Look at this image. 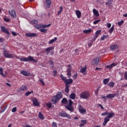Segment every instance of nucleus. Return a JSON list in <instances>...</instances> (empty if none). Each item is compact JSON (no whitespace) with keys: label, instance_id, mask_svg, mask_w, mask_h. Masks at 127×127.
Listing matches in <instances>:
<instances>
[{"label":"nucleus","instance_id":"dca6fc26","mask_svg":"<svg viewBox=\"0 0 127 127\" xmlns=\"http://www.w3.org/2000/svg\"><path fill=\"white\" fill-rule=\"evenodd\" d=\"M20 73L22 74V75H23V76H30V73L26 70H22L20 72Z\"/></svg>","mask_w":127,"mask_h":127},{"label":"nucleus","instance_id":"4468645a","mask_svg":"<svg viewBox=\"0 0 127 127\" xmlns=\"http://www.w3.org/2000/svg\"><path fill=\"white\" fill-rule=\"evenodd\" d=\"M118 65V64L116 63H112L110 65H107L105 66V68L107 69H109V70H111V69H113V67H115V66H117Z\"/></svg>","mask_w":127,"mask_h":127},{"label":"nucleus","instance_id":"69168bd1","mask_svg":"<svg viewBox=\"0 0 127 127\" xmlns=\"http://www.w3.org/2000/svg\"><path fill=\"white\" fill-rule=\"evenodd\" d=\"M98 107H100V108H101V109H102V110H104V107H103L102 105L99 104Z\"/></svg>","mask_w":127,"mask_h":127},{"label":"nucleus","instance_id":"de8ad7c7","mask_svg":"<svg viewBox=\"0 0 127 127\" xmlns=\"http://www.w3.org/2000/svg\"><path fill=\"white\" fill-rule=\"evenodd\" d=\"M52 126L53 127H57V123L56 122H53L52 124Z\"/></svg>","mask_w":127,"mask_h":127},{"label":"nucleus","instance_id":"6e6d98bb","mask_svg":"<svg viewBox=\"0 0 127 127\" xmlns=\"http://www.w3.org/2000/svg\"><path fill=\"white\" fill-rule=\"evenodd\" d=\"M53 74H54V76H57V70H53Z\"/></svg>","mask_w":127,"mask_h":127},{"label":"nucleus","instance_id":"0eeeda50","mask_svg":"<svg viewBox=\"0 0 127 127\" xmlns=\"http://www.w3.org/2000/svg\"><path fill=\"white\" fill-rule=\"evenodd\" d=\"M59 116L60 117H62V118H67V119H69V120H71V117H70V115L66 112L64 111H62L59 113Z\"/></svg>","mask_w":127,"mask_h":127},{"label":"nucleus","instance_id":"9b49d317","mask_svg":"<svg viewBox=\"0 0 127 127\" xmlns=\"http://www.w3.org/2000/svg\"><path fill=\"white\" fill-rule=\"evenodd\" d=\"M0 29L2 32H3L4 33H6V34L9 35V31H8V30L7 28H5L3 26H0Z\"/></svg>","mask_w":127,"mask_h":127},{"label":"nucleus","instance_id":"ea45409f","mask_svg":"<svg viewBox=\"0 0 127 127\" xmlns=\"http://www.w3.org/2000/svg\"><path fill=\"white\" fill-rule=\"evenodd\" d=\"M108 86H109V87H114V86H115V83L114 82H110L108 84Z\"/></svg>","mask_w":127,"mask_h":127},{"label":"nucleus","instance_id":"f03ea898","mask_svg":"<svg viewBox=\"0 0 127 127\" xmlns=\"http://www.w3.org/2000/svg\"><path fill=\"white\" fill-rule=\"evenodd\" d=\"M61 78L65 84V86H69V85H71V84L73 83V79H72V78L67 79L66 77L63 76L62 74L61 75Z\"/></svg>","mask_w":127,"mask_h":127},{"label":"nucleus","instance_id":"cd10ccee","mask_svg":"<svg viewBox=\"0 0 127 127\" xmlns=\"http://www.w3.org/2000/svg\"><path fill=\"white\" fill-rule=\"evenodd\" d=\"M69 97L72 100H75V98H76V94L75 93H71L69 95Z\"/></svg>","mask_w":127,"mask_h":127},{"label":"nucleus","instance_id":"8fccbe9b","mask_svg":"<svg viewBox=\"0 0 127 127\" xmlns=\"http://www.w3.org/2000/svg\"><path fill=\"white\" fill-rule=\"evenodd\" d=\"M124 23V20H122L121 21L118 22V25L121 26Z\"/></svg>","mask_w":127,"mask_h":127},{"label":"nucleus","instance_id":"f3484780","mask_svg":"<svg viewBox=\"0 0 127 127\" xmlns=\"http://www.w3.org/2000/svg\"><path fill=\"white\" fill-rule=\"evenodd\" d=\"M116 96H117V94H109L106 96V98L109 99H113V98H115Z\"/></svg>","mask_w":127,"mask_h":127},{"label":"nucleus","instance_id":"774afa93","mask_svg":"<svg viewBox=\"0 0 127 127\" xmlns=\"http://www.w3.org/2000/svg\"><path fill=\"white\" fill-rule=\"evenodd\" d=\"M23 127H31L30 125H26L23 126Z\"/></svg>","mask_w":127,"mask_h":127},{"label":"nucleus","instance_id":"6ab92c4d","mask_svg":"<svg viewBox=\"0 0 127 127\" xmlns=\"http://www.w3.org/2000/svg\"><path fill=\"white\" fill-rule=\"evenodd\" d=\"M75 13H76L77 18H81V15H82V13H81L80 10H76L75 11Z\"/></svg>","mask_w":127,"mask_h":127},{"label":"nucleus","instance_id":"7c9ffc66","mask_svg":"<svg viewBox=\"0 0 127 127\" xmlns=\"http://www.w3.org/2000/svg\"><path fill=\"white\" fill-rule=\"evenodd\" d=\"M109 82H110L109 78H105L103 80V84H104V85H107Z\"/></svg>","mask_w":127,"mask_h":127},{"label":"nucleus","instance_id":"473e14b6","mask_svg":"<svg viewBox=\"0 0 127 127\" xmlns=\"http://www.w3.org/2000/svg\"><path fill=\"white\" fill-rule=\"evenodd\" d=\"M91 31H92V30H91V29L84 30H83V33H85V34H88V33H90Z\"/></svg>","mask_w":127,"mask_h":127},{"label":"nucleus","instance_id":"052dcab7","mask_svg":"<svg viewBox=\"0 0 127 127\" xmlns=\"http://www.w3.org/2000/svg\"><path fill=\"white\" fill-rule=\"evenodd\" d=\"M81 122L84 124V125H86L87 124V120H81Z\"/></svg>","mask_w":127,"mask_h":127},{"label":"nucleus","instance_id":"864d4df0","mask_svg":"<svg viewBox=\"0 0 127 127\" xmlns=\"http://www.w3.org/2000/svg\"><path fill=\"white\" fill-rule=\"evenodd\" d=\"M99 90H100V87H98L97 90H95V93L96 95H98V93H99Z\"/></svg>","mask_w":127,"mask_h":127},{"label":"nucleus","instance_id":"b1692460","mask_svg":"<svg viewBox=\"0 0 127 127\" xmlns=\"http://www.w3.org/2000/svg\"><path fill=\"white\" fill-rule=\"evenodd\" d=\"M27 87L25 85H22L20 88V91H27Z\"/></svg>","mask_w":127,"mask_h":127},{"label":"nucleus","instance_id":"393cba45","mask_svg":"<svg viewBox=\"0 0 127 127\" xmlns=\"http://www.w3.org/2000/svg\"><path fill=\"white\" fill-rule=\"evenodd\" d=\"M86 70H87V67H86V66H85L84 67H83L80 70V72H81V73H82V74H84V75H86V73H85V72H86Z\"/></svg>","mask_w":127,"mask_h":127},{"label":"nucleus","instance_id":"680f3d73","mask_svg":"<svg viewBox=\"0 0 127 127\" xmlns=\"http://www.w3.org/2000/svg\"><path fill=\"white\" fill-rule=\"evenodd\" d=\"M124 77L126 80H127V71H126L124 74Z\"/></svg>","mask_w":127,"mask_h":127},{"label":"nucleus","instance_id":"412c9836","mask_svg":"<svg viewBox=\"0 0 127 127\" xmlns=\"http://www.w3.org/2000/svg\"><path fill=\"white\" fill-rule=\"evenodd\" d=\"M52 49H53V47H48L46 49L45 51L47 53V55H48V54H49V52H50V51H51L52 50Z\"/></svg>","mask_w":127,"mask_h":127},{"label":"nucleus","instance_id":"72a5a7b5","mask_svg":"<svg viewBox=\"0 0 127 127\" xmlns=\"http://www.w3.org/2000/svg\"><path fill=\"white\" fill-rule=\"evenodd\" d=\"M56 97H57L59 99H61L63 97L62 93H61L60 92H58Z\"/></svg>","mask_w":127,"mask_h":127},{"label":"nucleus","instance_id":"7ed1b4c3","mask_svg":"<svg viewBox=\"0 0 127 127\" xmlns=\"http://www.w3.org/2000/svg\"><path fill=\"white\" fill-rule=\"evenodd\" d=\"M68 101L69 104L67 105H65L64 107L66 110H68L69 112L73 113L74 112V108L72 105L74 104V103L70 99H69Z\"/></svg>","mask_w":127,"mask_h":127},{"label":"nucleus","instance_id":"e2e57ef3","mask_svg":"<svg viewBox=\"0 0 127 127\" xmlns=\"http://www.w3.org/2000/svg\"><path fill=\"white\" fill-rule=\"evenodd\" d=\"M105 37L104 36V35L103 36H102L101 37V39H100V40L101 41H103V40H105Z\"/></svg>","mask_w":127,"mask_h":127},{"label":"nucleus","instance_id":"aec40b11","mask_svg":"<svg viewBox=\"0 0 127 127\" xmlns=\"http://www.w3.org/2000/svg\"><path fill=\"white\" fill-rule=\"evenodd\" d=\"M93 14L95 15V16H99L100 14H99V11L96 9H93Z\"/></svg>","mask_w":127,"mask_h":127},{"label":"nucleus","instance_id":"c756f323","mask_svg":"<svg viewBox=\"0 0 127 127\" xmlns=\"http://www.w3.org/2000/svg\"><path fill=\"white\" fill-rule=\"evenodd\" d=\"M59 8H60V10L58 11V15H60V14H61V13L62 12V11H63V6H60Z\"/></svg>","mask_w":127,"mask_h":127},{"label":"nucleus","instance_id":"c9c22d12","mask_svg":"<svg viewBox=\"0 0 127 127\" xmlns=\"http://www.w3.org/2000/svg\"><path fill=\"white\" fill-rule=\"evenodd\" d=\"M67 72V76H68V78H70L71 76H72V71H69V70H66Z\"/></svg>","mask_w":127,"mask_h":127},{"label":"nucleus","instance_id":"423d86ee","mask_svg":"<svg viewBox=\"0 0 127 127\" xmlns=\"http://www.w3.org/2000/svg\"><path fill=\"white\" fill-rule=\"evenodd\" d=\"M90 97V93L87 91H84L80 94V98L81 99H88Z\"/></svg>","mask_w":127,"mask_h":127},{"label":"nucleus","instance_id":"5701e85b","mask_svg":"<svg viewBox=\"0 0 127 127\" xmlns=\"http://www.w3.org/2000/svg\"><path fill=\"white\" fill-rule=\"evenodd\" d=\"M46 3L47 4V7L49 8V7H50V5H51V1L50 0H46Z\"/></svg>","mask_w":127,"mask_h":127},{"label":"nucleus","instance_id":"1a4fd4ad","mask_svg":"<svg viewBox=\"0 0 127 127\" xmlns=\"http://www.w3.org/2000/svg\"><path fill=\"white\" fill-rule=\"evenodd\" d=\"M78 111L80 114H82V115H85L87 114V111H86V109L84 108L83 106H82L81 105H79L78 106Z\"/></svg>","mask_w":127,"mask_h":127},{"label":"nucleus","instance_id":"5fc2aeb1","mask_svg":"<svg viewBox=\"0 0 127 127\" xmlns=\"http://www.w3.org/2000/svg\"><path fill=\"white\" fill-rule=\"evenodd\" d=\"M16 112V107H14L12 109V113H15Z\"/></svg>","mask_w":127,"mask_h":127},{"label":"nucleus","instance_id":"338daca9","mask_svg":"<svg viewBox=\"0 0 127 127\" xmlns=\"http://www.w3.org/2000/svg\"><path fill=\"white\" fill-rule=\"evenodd\" d=\"M0 74L1 75V76H3V77H4V74H3V71H0Z\"/></svg>","mask_w":127,"mask_h":127},{"label":"nucleus","instance_id":"0e129e2a","mask_svg":"<svg viewBox=\"0 0 127 127\" xmlns=\"http://www.w3.org/2000/svg\"><path fill=\"white\" fill-rule=\"evenodd\" d=\"M11 33H12V35H13L14 36H16V35H17L16 34V33H15V32H12Z\"/></svg>","mask_w":127,"mask_h":127},{"label":"nucleus","instance_id":"bb28decb","mask_svg":"<svg viewBox=\"0 0 127 127\" xmlns=\"http://www.w3.org/2000/svg\"><path fill=\"white\" fill-rule=\"evenodd\" d=\"M61 103L62 104H64V105H66L67 103H68V100L65 98H64L62 99Z\"/></svg>","mask_w":127,"mask_h":127},{"label":"nucleus","instance_id":"9d476101","mask_svg":"<svg viewBox=\"0 0 127 127\" xmlns=\"http://www.w3.org/2000/svg\"><path fill=\"white\" fill-rule=\"evenodd\" d=\"M119 46L118 44H112L110 46V49L111 51H115L116 49H118L119 48Z\"/></svg>","mask_w":127,"mask_h":127},{"label":"nucleus","instance_id":"39448f33","mask_svg":"<svg viewBox=\"0 0 127 127\" xmlns=\"http://www.w3.org/2000/svg\"><path fill=\"white\" fill-rule=\"evenodd\" d=\"M3 56L5 58H14V54H10L7 51H3Z\"/></svg>","mask_w":127,"mask_h":127},{"label":"nucleus","instance_id":"20e7f679","mask_svg":"<svg viewBox=\"0 0 127 127\" xmlns=\"http://www.w3.org/2000/svg\"><path fill=\"white\" fill-rule=\"evenodd\" d=\"M115 116V113H111L109 114V115H107L105 118H104V121L103 123V126H107V124H108V122H110V119L111 118H113Z\"/></svg>","mask_w":127,"mask_h":127},{"label":"nucleus","instance_id":"4c0bfd02","mask_svg":"<svg viewBox=\"0 0 127 127\" xmlns=\"http://www.w3.org/2000/svg\"><path fill=\"white\" fill-rule=\"evenodd\" d=\"M100 33H101L100 30H97L95 33V37L96 38H98L99 37V35H100Z\"/></svg>","mask_w":127,"mask_h":127},{"label":"nucleus","instance_id":"f704fd0d","mask_svg":"<svg viewBox=\"0 0 127 127\" xmlns=\"http://www.w3.org/2000/svg\"><path fill=\"white\" fill-rule=\"evenodd\" d=\"M38 117L41 120H43L44 119V116H43V114L41 113V112L39 113Z\"/></svg>","mask_w":127,"mask_h":127},{"label":"nucleus","instance_id":"4be33fe9","mask_svg":"<svg viewBox=\"0 0 127 127\" xmlns=\"http://www.w3.org/2000/svg\"><path fill=\"white\" fill-rule=\"evenodd\" d=\"M70 88V86L69 85H65V89H64V91L65 92V93H66V94H68V93H69L70 89H69Z\"/></svg>","mask_w":127,"mask_h":127},{"label":"nucleus","instance_id":"79ce46f5","mask_svg":"<svg viewBox=\"0 0 127 127\" xmlns=\"http://www.w3.org/2000/svg\"><path fill=\"white\" fill-rule=\"evenodd\" d=\"M40 31L43 33H46L47 32V29L42 28L40 29Z\"/></svg>","mask_w":127,"mask_h":127},{"label":"nucleus","instance_id":"2eb2a0df","mask_svg":"<svg viewBox=\"0 0 127 127\" xmlns=\"http://www.w3.org/2000/svg\"><path fill=\"white\" fill-rule=\"evenodd\" d=\"M58 100H59L58 97L55 96L52 98L51 102H53V104H56L58 102Z\"/></svg>","mask_w":127,"mask_h":127},{"label":"nucleus","instance_id":"603ef678","mask_svg":"<svg viewBox=\"0 0 127 127\" xmlns=\"http://www.w3.org/2000/svg\"><path fill=\"white\" fill-rule=\"evenodd\" d=\"M40 82L42 84H43V86L45 85V83H44V81L43 80V79H40Z\"/></svg>","mask_w":127,"mask_h":127},{"label":"nucleus","instance_id":"09e8293b","mask_svg":"<svg viewBox=\"0 0 127 127\" xmlns=\"http://www.w3.org/2000/svg\"><path fill=\"white\" fill-rule=\"evenodd\" d=\"M32 23L33 24H37V23H38V21H37L36 20H33L32 21Z\"/></svg>","mask_w":127,"mask_h":127},{"label":"nucleus","instance_id":"13d9d810","mask_svg":"<svg viewBox=\"0 0 127 127\" xmlns=\"http://www.w3.org/2000/svg\"><path fill=\"white\" fill-rule=\"evenodd\" d=\"M36 28H38V29H40V28H42V25H37V26L36 27Z\"/></svg>","mask_w":127,"mask_h":127},{"label":"nucleus","instance_id":"a19ab883","mask_svg":"<svg viewBox=\"0 0 127 127\" xmlns=\"http://www.w3.org/2000/svg\"><path fill=\"white\" fill-rule=\"evenodd\" d=\"M66 71H72V66H71V64H68L67 65V68Z\"/></svg>","mask_w":127,"mask_h":127},{"label":"nucleus","instance_id":"c03bdc74","mask_svg":"<svg viewBox=\"0 0 127 127\" xmlns=\"http://www.w3.org/2000/svg\"><path fill=\"white\" fill-rule=\"evenodd\" d=\"M100 21H101V20H100V19L95 20L93 22V24H94V25L97 24V23H99V22H100Z\"/></svg>","mask_w":127,"mask_h":127},{"label":"nucleus","instance_id":"ddd939ff","mask_svg":"<svg viewBox=\"0 0 127 127\" xmlns=\"http://www.w3.org/2000/svg\"><path fill=\"white\" fill-rule=\"evenodd\" d=\"M25 35L27 37H36L37 36V34L35 33H25Z\"/></svg>","mask_w":127,"mask_h":127},{"label":"nucleus","instance_id":"4d7b16f0","mask_svg":"<svg viewBox=\"0 0 127 127\" xmlns=\"http://www.w3.org/2000/svg\"><path fill=\"white\" fill-rule=\"evenodd\" d=\"M107 26L108 28H110L111 26H112V24H111L110 23H107Z\"/></svg>","mask_w":127,"mask_h":127},{"label":"nucleus","instance_id":"58836bf2","mask_svg":"<svg viewBox=\"0 0 127 127\" xmlns=\"http://www.w3.org/2000/svg\"><path fill=\"white\" fill-rule=\"evenodd\" d=\"M42 28H46V27H49V26H51V24H49L48 25H43L41 24Z\"/></svg>","mask_w":127,"mask_h":127},{"label":"nucleus","instance_id":"37998d69","mask_svg":"<svg viewBox=\"0 0 127 127\" xmlns=\"http://www.w3.org/2000/svg\"><path fill=\"white\" fill-rule=\"evenodd\" d=\"M33 93V91H27V92H26V94H25V96H29V95H30V94H32Z\"/></svg>","mask_w":127,"mask_h":127},{"label":"nucleus","instance_id":"49530a36","mask_svg":"<svg viewBox=\"0 0 127 127\" xmlns=\"http://www.w3.org/2000/svg\"><path fill=\"white\" fill-rule=\"evenodd\" d=\"M46 106H47V107H48V108L50 109V108H51V107L52 106V104H51V103H48L46 104Z\"/></svg>","mask_w":127,"mask_h":127},{"label":"nucleus","instance_id":"bf43d9fd","mask_svg":"<svg viewBox=\"0 0 127 127\" xmlns=\"http://www.w3.org/2000/svg\"><path fill=\"white\" fill-rule=\"evenodd\" d=\"M101 98L103 99V101H104L105 102L107 101V97H106V96H102Z\"/></svg>","mask_w":127,"mask_h":127},{"label":"nucleus","instance_id":"6e6552de","mask_svg":"<svg viewBox=\"0 0 127 127\" xmlns=\"http://www.w3.org/2000/svg\"><path fill=\"white\" fill-rule=\"evenodd\" d=\"M100 62V58L97 57L96 58H94L93 61L91 62V65L93 66H98V64Z\"/></svg>","mask_w":127,"mask_h":127},{"label":"nucleus","instance_id":"f8f14e48","mask_svg":"<svg viewBox=\"0 0 127 127\" xmlns=\"http://www.w3.org/2000/svg\"><path fill=\"white\" fill-rule=\"evenodd\" d=\"M8 13L11 16V17H16V13H15V10L14 9H12L11 11H8Z\"/></svg>","mask_w":127,"mask_h":127},{"label":"nucleus","instance_id":"e433bc0d","mask_svg":"<svg viewBox=\"0 0 127 127\" xmlns=\"http://www.w3.org/2000/svg\"><path fill=\"white\" fill-rule=\"evenodd\" d=\"M114 29H115V26H114V25H113L109 31V33H110V34L111 33H113V32H114Z\"/></svg>","mask_w":127,"mask_h":127},{"label":"nucleus","instance_id":"2f4dec72","mask_svg":"<svg viewBox=\"0 0 127 127\" xmlns=\"http://www.w3.org/2000/svg\"><path fill=\"white\" fill-rule=\"evenodd\" d=\"M57 40V37H55L54 39L51 40L50 42H49V44H52V43H54L55 41Z\"/></svg>","mask_w":127,"mask_h":127},{"label":"nucleus","instance_id":"c85d7f7f","mask_svg":"<svg viewBox=\"0 0 127 127\" xmlns=\"http://www.w3.org/2000/svg\"><path fill=\"white\" fill-rule=\"evenodd\" d=\"M110 114H115V113H114V112L109 113V112H108V111H106V112H105V113H102V114H101V116H107H107H109V115Z\"/></svg>","mask_w":127,"mask_h":127},{"label":"nucleus","instance_id":"3c124183","mask_svg":"<svg viewBox=\"0 0 127 127\" xmlns=\"http://www.w3.org/2000/svg\"><path fill=\"white\" fill-rule=\"evenodd\" d=\"M4 20L5 21V22H9V21H10V19L7 18H4Z\"/></svg>","mask_w":127,"mask_h":127},{"label":"nucleus","instance_id":"a878e982","mask_svg":"<svg viewBox=\"0 0 127 127\" xmlns=\"http://www.w3.org/2000/svg\"><path fill=\"white\" fill-rule=\"evenodd\" d=\"M49 64L51 68H54V63L52 60L49 61Z\"/></svg>","mask_w":127,"mask_h":127},{"label":"nucleus","instance_id":"a18cd8bd","mask_svg":"<svg viewBox=\"0 0 127 127\" xmlns=\"http://www.w3.org/2000/svg\"><path fill=\"white\" fill-rule=\"evenodd\" d=\"M78 75V73H76L75 74H74L72 76V78L74 80H76L77 79V76Z\"/></svg>","mask_w":127,"mask_h":127},{"label":"nucleus","instance_id":"f257e3e1","mask_svg":"<svg viewBox=\"0 0 127 127\" xmlns=\"http://www.w3.org/2000/svg\"><path fill=\"white\" fill-rule=\"evenodd\" d=\"M20 61L22 62H34L35 63H37V61L30 56H28L27 58L21 57L20 58Z\"/></svg>","mask_w":127,"mask_h":127},{"label":"nucleus","instance_id":"a211bd4d","mask_svg":"<svg viewBox=\"0 0 127 127\" xmlns=\"http://www.w3.org/2000/svg\"><path fill=\"white\" fill-rule=\"evenodd\" d=\"M32 101L34 106H36V107H38V106H39V102H38V100H37V99H34Z\"/></svg>","mask_w":127,"mask_h":127}]
</instances>
